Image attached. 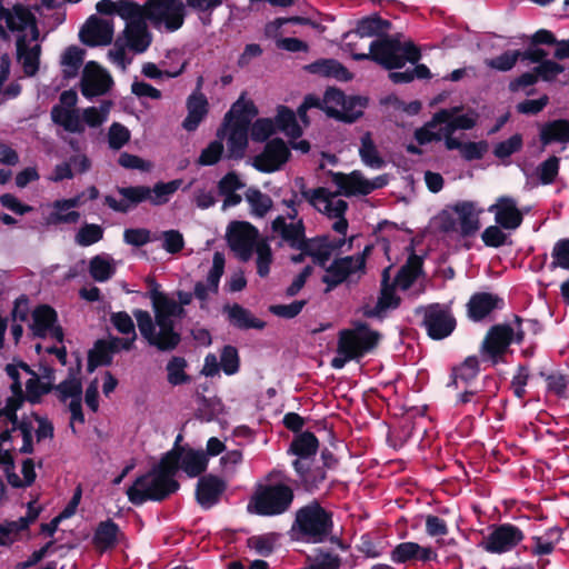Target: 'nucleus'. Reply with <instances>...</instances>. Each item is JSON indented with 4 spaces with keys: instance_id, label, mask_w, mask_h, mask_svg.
Here are the masks:
<instances>
[{
    "instance_id": "obj_1",
    "label": "nucleus",
    "mask_w": 569,
    "mask_h": 569,
    "mask_svg": "<svg viewBox=\"0 0 569 569\" xmlns=\"http://www.w3.org/2000/svg\"><path fill=\"white\" fill-rule=\"evenodd\" d=\"M258 113L254 102L242 93L224 114L217 131L218 138L228 142H248L250 137L254 142H264L277 131H282L290 139L301 137L302 127L288 107L279 106L274 119L258 118L252 122Z\"/></svg>"
},
{
    "instance_id": "obj_2",
    "label": "nucleus",
    "mask_w": 569,
    "mask_h": 569,
    "mask_svg": "<svg viewBox=\"0 0 569 569\" xmlns=\"http://www.w3.org/2000/svg\"><path fill=\"white\" fill-rule=\"evenodd\" d=\"M150 299L154 313V321L144 310H134L140 333L147 341L160 350H171L176 348L180 341L179 335L173 329V318L183 313V306L189 305L192 300L190 292H178V302L170 299L164 293L152 290Z\"/></svg>"
},
{
    "instance_id": "obj_3",
    "label": "nucleus",
    "mask_w": 569,
    "mask_h": 569,
    "mask_svg": "<svg viewBox=\"0 0 569 569\" xmlns=\"http://www.w3.org/2000/svg\"><path fill=\"white\" fill-rule=\"evenodd\" d=\"M177 470V453L169 451L161 458L158 465L146 475L139 477L128 488L127 496L129 501L134 505H141L148 500H163L179 488L178 482L173 478Z\"/></svg>"
},
{
    "instance_id": "obj_4",
    "label": "nucleus",
    "mask_w": 569,
    "mask_h": 569,
    "mask_svg": "<svg viewBox=\"0 0 569 569\" xmlns=\"http://www.w3.org/2000/svg\"><path fill=\"white\" fill-rule=\"evenodd\" d=\"M6 370L12 379L13 396L7 400L0 416L7 417L14 425L17 421L16 411L23 401L22 385L26 386V398L31 402H37L42 395L51 389L54 378L51 369L43 368L42 373L39 375L31 371L24 363L8 365Z\"/></svg>"
},
{
    "instance_id": "obj_5",
    "label": "nucleus",
    "mask_w": 569,
    "mask_h": 569,
    "mask_svg": "<svg viewBox=\"0 0 569 569\" xmlns=\"http://www.w3.org/2000/svg\"><path fill=\"white\" fill-rule=\"evenodd\" d=\"M420 57V49L413 42L388 36L373 41L368 52L353 53L355 60H372L388 70L402 68L407 61L416 63Z\"/></svg>"
},
{
    "instance_id": "obj_6",
    "label": "nucleus",
    "mask_w": 569,
    "mask_h": 569,
    "mask_svg": "<svg viewBox=\"0 0 569 569\" xmlns=\"http://www.w3.org/2000/svg\"><path fill=\"white\" fill-rule=\"evenodd\" d=\"M302 197L320 213L335 220L332 229L338 233L345 234L348 228V221L345 219V212L348 203L342 199L340 191H331L327 188L307 189L302 179H299Z\"/></svg>"
},
{
    "instance_id": "obj_7",
    "label": "nucleus",
    "mask_w": 569,
    "mask_h": 569,
    "mask_svg": "<svg viewBox=\"0 0 569 569\" xmlns=\"http://www.w3.org/2000/svg\"><path fill=\"white\" fill-rule=\"evenodd\" d=\"M379 338L380 335L377 331H372L363 325L341 332L338 355L332 359L331 366L336 369H341L347 361L358 358L375 348Z\"/></svg>"
},
{
    "instance_id": "obj_8",
    "label": "nucleus",
    "mask_w": 569,
    "mask_h": 569,
    "mask_svg": "<svg viewBox=\"0 0 569 569\" xmlns=\"http://www.w3.org/2000/svg\"><path fill=\"white\" fill-rule=\"evenodd\" d=\"M119 16L127 20V26L119 38L127 48L134 52H144L152 40L146 19H148L137 3H123L120 7Z\"/></svg>"
},
{
    "instance_id": "obj_9",
    "label": "nucleus",
    "mask_w": 569,
    "mask_h": 569,
    "mask_svg": "<svg viewBox=\"0 0 569 569\" xmlns=\"http://www.w3.org/2000/svg\"><path fill=\"white\" fill-rule=\"evenodd\" d=\"M292 499L291 488L283 483L259 486L248 505V510L261 516H276L284 512Z\"/></svg>"
},
{
    "instance_id": "obj_10",
    "label": "nucleus",
    "mask_w": 569,
    "mask_h": 569,
    "mask_svg": "<svg viewBox=\"0 0 569 569\" xmlns=\"http://www.w3.org/2000/svg\"><path fill=\"white\" fill-rule=\"evenodd\" d=\"M368 102L367 97H347L341 90L330 88L325 93L323 111L331 118L351 123L363 116Z\"/></svg>"
},
{
    "instance_id": "obj_11",
    "label": "nucleus",
    "mask_w": 569,
    "mask_h": 569,
    "mask_svg": "<svg viewBox=\"0 0 569 569\" xmlns=\"http://www.w3.org/2000/svg\"><path fill=\"white\" fill-rule=\"evenodd\" d=\"M297 526L308 541L320 542L331 535V515L319 503L312 502L298 511Z\"/></svg>"
},
{
    "instance_id": "obj_12",
    "label": "nucleus",
    "mask_w": 569,
    "mask_h": 569,
    "mask_svg": "<svg viewBox=\"0 0 569 569\" xmlns=\"http://www.w3.org/2000/svg\"><path fill=\"white\" fill-rule=\"evenodd\" d=\"M290 450L298 456L293 467L306 485L313 487L325 479L322 470L312 471L310 469L309 458L316 455L318 450V440L311 432L299 435L292 441Z\"/></svg>"
},
{
    "instance_id": "obj_13",
    "label": "nucleus",
    "mask_w": 569,
    "mask_h": 569,
    "mask_svg": "<svg viewBox=\"0 0 569 569\" xmlns=\"http://www.w3.org/2000/svg\"><path fill=\"white\" fill-rule=\"evenodd\" d=\"M140 9L153 24L163 23L170 31L179 29L184 21V4L181 0H148Z\"/></svg>"
},
{
    "instance_id": "obj_14",
    "label": "nucleus",
    "mask_w": 569,
    "mask_h": 569,
    "mask_svg": "<svg viewBox=\"0 0 569 569\" xmlns=\"http://www.w3.org/2000/svg\"><path fill=\"white\" fill-rule=\"evenodd\" d=\"M523 333L520 330L515 331L506 325L495 326L488 331L481 345V356L485 360L497 363L507 351L509 345L512 341H521Z\"/></svg>"
},
{
    "instance_id": "obj_15",
    "label": "nucleus",
    "mask_w": 569,
    "mask_h": 569,
    "mask_svg": "<svg viewBox=\"0 0 569 569\" xmlns=\"http://www.w3.org/2000/svg\"><path fill=\"white\" fill-rule=\"evenodd\" d=\"M182 181L180 179L169 182H159L153 188L146 186L122 187L118 188L120 196H127L134 203L149 201L153 206H162L167 203L171 196L180 188Z\"/></svg>"
},
{
    "instance_id": "obj_16",
    "label": "nucleus",
    "mask_w": 569,
    "mask_h": 569,
    "mask_svg": "<svg viewBox=\"0 0 569 569\" xmlns=\"http://www.w3.org/2000/svg\"><path fill=\"white\" fill-rule=\"evenodd\" d=\"M332 181L338 187L339 191L347 197L367 196L373 190L387 184V178L385 176L367 179L359 170H355L350 173H332Z\"/></svg>"
},
{
    "instance_id": "obj_17",
    "label": "nucleus",
    "mask_w": 569,
    "mask_h": 569,
    "mask_svg": "<svg viewBox=\"0 0 569 569\" xmlns=\"http://www.w3.org/2000/svg\"><path fill=\"white\" fill-rule=\"evenodd\" d=\"M369 251V247L365 252ZM365 272V254L355 257H346L336 260L327 270L322 278L323 282L328 284L329 289L343 282L353 281L361 277Z\"/></svg>"
},
{
    "instance_id": "obj_18",
    "label": "nucleus",
    "mask_w": 569,
    "mask_h": 569,
    "mask_svg": "<svg viewBox=\"0 0 569 569\" xmlns=\"http://www.w3.org/2000/svg\"><path fill=\"white\" fill-rule=\"evenodd\" d=\"M258 236V230L246 221H233L227 230L229 246L242 260L251 257L253 248L260 241Z\"/></svg>"
},
{
    "instance_id": "obj_19",
    "label": "nucleus",
    "mask_w": 569,
    "mask_h": 569,
    "mask_svg": "<svg viewBox=\"0 0 569 569\" xmlns=\"http://www.w3.org/2000/svg\"><path fill=\"white\" fill-rule=\"evenodd\" d=\"M58 399L68 406L71 412V425L74 422L83 423L84 417L81 409L82 385L77 375L70 376L56 387Z\"/></svg>"
},
{
    "instance_id": "obj_20",
    "label": "nucleus",
    "mask_w": 569,
    "mask_h": 569,
    "mask_svg": "<svg viewBox=\"0 0 569 569\" xmlns=\"http://www.w3.org/2000/svg\"><path fill=\"white\" fill-rule=\"evenodd\" d=\"M84 193H79L70 199H58L48 203L46 221L48 224H74L80 220V212L76 208L83 203Z\"/></svg>"
},
{
    "instance_id": "obj_21",
    "label": "nucleus",
    "mask_w": 569,
    "mask_h": 569,
    "mask_svg": "<svg viewBox=\"0 0 569 569\" xmlns=\"http://www.w3.org/2000/svg\"><path fill=\"white\" fill-rule=\"evenodd\" d=\"M113 84L111 76L98 63L88 62L82 71L81 92L86 97H98L107 93Z\"/></svg>"
},
{
    "instance_id": "obj_22",
    "label": "nucleus",
    "mask_w": 569,
    "mask_h": 569,
    "mask_svg": "<svg viewBox=\"0 0 569 569\" xmlns=\"http://www.w3.org/2000/svg\"><path fill=\"white\" fill-rule=\"evenodd\" d=\"M29 328L34 337L62 341V330L57 325V313L49 306H39L31 313Z\"/></svg>"
},
{
    "instance_id": "obj_23",
    "label": "nucleus",
    "mask_w": 569,
    "mask_h": 569,
    "mask_svg": "<svg viewBox=\"0 0 569 569\" xmlns=\"http://www.w3.org/2000/svg\"><path fill=\"white\" fill-rule=\"evenodd\" d=\"M523 539L522 532L510 525H502L490 532L481 542L485 550L502 553L511 550Z\"/></svg>"
},
{
    "instance_id": "obj_24",
    "label": "nucleus",
    "mask_w": 569,
    "mask_h": 569,
    "mask_svg": "<svg viewBox=\"0 0 569 569\" xmlns=\"http://www.w3.org/2000/svg\"><path fill=\"white\" fill-rule=\"evenodd\" d=\"M423 323L429 336L433 339H442L449 336L456 326V321L449 311L439 305L426 309Z\"/></svg>"
},
{
    "instance_id": "obj_25",
    "label": "nucleus",
    "mask_w": 569,
    "mask_h": 569,
    "mask_svg": "<svg viewBox=\"0 0 569 569\" xmlns=\"http://www.w3.org/2000/svg\"><path fill=\"white\" fill-rule=\"evenodd\" d=\"M390 27V23L386 20L380 19L377 16L365 18L359 21L358 27L353 31H349L345 34L349 51L358 53V42L363 38L379 37L382 38L385 31Z\"/></svg>"
},
{
    "instance_id": "obj_26",
    "label": "nucleus",
    "mask_w": 569,
    "mask_h": 569,
    "mask_svg": "<svg viewBox=\"0 0 569 569\" xmlns=\"http://www.w3.org/2000/svg\"><path fill=\"white\" fill-rule=\"evenodd\" d=\"M447 111L441 109L437 113H435L431 121H429L423 128L416 131V138L419 142H431V141H442L446 142H457L451 139L452 131L448 121Z\"/></svg>"
},
{
    "instance_id": "obj_27",
    "label": "nucleus",
    "mask_w": 569,
    "mask_h": 569,
    "mask_svg": "<svg viewBox=\"0 0 569 569\" xmlns=\"http://www.w3.org/2000/svg\"><path fill=\"white\" fill-rule=\"evenodd\" d=\"M113 37V26L109 20L91 17L80 31V38L88 46L109 44Z\"/></svg>"
},
{
    "instance_id": "obj_28",
    "label": "nucleus",
    "mask_w": 569,
    "mask_h": 569,
    "mask_svg": "<svg viewBox=\"0 0 569 569\" xmlns=\"http://www.w3.org/2000/svg\"><path fill=\"white\" fill-rule=\"evenodd\" d=\"M488 210L495 214L496 222L505 229H516L522 221V213L516 201L509 197H500Z\"/></svg>"
},
{
    "instance_id": "obj_29",
    "label": "nucleus",
    "mask_w": 569,
    "mask_h": 569,
    "mask_svg": "<svg viewBox=\"0 0 569 569\" xmlns=\"http://www.w3.org/2000/svg\"><path fill=\"white\" fill-rule=\"evenodd\" d=\"M345 240L331 241L328 238H315L310 240H302L301 246L297 249L302 250L313 262L323 264L326 263L335 250L341 248Z\"/></svg>"
},
{
    "instance_id": "obj_30",
    "label": "nucleus",
    "mask_w": 569,
    "mask_h": 569,
    "mask_svg": "<svg viewBox=\"0 0 569 569\" xmlns=\"http://www.w3.org/2000/svg\"><path fill=\"white\" fill-rule=\"evenodd\" d=\"M289 157L287 144H266L264 150L253 159V166L264 172L278 170Z\"/></svg>"
},
{
    "instance_id": "obj_31",
    "label": "nucleus",
    "mask_w": 569,
    "mask_h": 569,
    "mask_svg": "<svg viewBox=\"0 0 569 569\" xmlns=\"http://www.w3.org/2000/svg\"><path fill=\"white\" fill-rule=\"evenodd\" d=\"M224 488L226 485L221 479L214 476L202 477L197 485V501L203 508H210L218 501Z\"/></svg>"
},
{
    "instance_id": "obj_32",
    "label": "nucleus",
    "mask_w": 569,
    "mask_h": 569,
    "mask_svg": "<svg viewBox=\"0 0 569 569\" xmlns=\"http://www.w3.org/2000/svg\"><path fill=\"white\" fill-rule=\"evenodd\" d=\"M272 231L278 233L283 241L288 242L292 248L301 246L305 238V228L302 220L286 221L284 216H278L272 221Z\"/></svg>"
},
{
    "instance_id": "obj_33",
    "label": "nucleus",
    "mask_w": 569,
    "mask_h": 569,
    "mask_svg": "<svg viewBox=\"0 0 569 569\" xmlns=\"http://www.w3.org/2000/svg\"><path fill=\"white\" fill-rule=\"evenodd\" d=\"M187 109L188 116L182 122V127L188 131H193L202 121V119L208 114V100L202 93L194 92L188 98Z\"/></svg>"
},
{
    "instance_id": "obj_34",
    "label": "nucleus",
    "mask_w": 569,
    "mask_h": 569,
    "mask_svg": "<svg viewBox=\"0 0 569 569\" xmlns=\"http://www.w3.org/2000/svg\"><path fill=\"white\" fill-rule=\"evenodd\" d=\"M178 467L189 476L197 477L202 473L208 466V458L202 451L182 450L177 451Z\"/></svg>"
},
{
    "instance_id": "obj_35",
    "label": "nucleus",
    "mask_w": 569,
    "mask_h": 569,
    "mask_svg": "<svg viewBox=\"0 0 569 569\" xmlns=\"http://www.w3.org/2000/svg\"><path fill=\"white\" fill-rule=\"evenodd\" d=\"M39 515L38 508L29 503L28 513L26 517H20L18 520L8 521L0 526V543L7 545L12 542L18 533L26 530L30 522L34 521Z\"/></svg>"
},
{
    "instance_id": "obj_36",
    "label": "nucleus",
    "mask_w": 569,
    "mask_h": 569,
    "mask_svg": "<svg viewBox=\"0 0 569 569\" xmlns=\"http://www.w3.org/2000/svg\"><path fill=\"white\" fill-rule=\"evenodd\" d=\"M458 231L463 236L475 233L480 228L479 213L473 203L463 202L457 204Z\"/></svg>"
},
{
    "instance_id": "obj_37",
    "label": "nucleus",
    "mask_w": 569,
    "mask_h": 569,
    "mask_svg": "<svg viewBox=\"0 0 569 569\" xmlns=\"http://www.w3.org/2000/svg\"><path fill=\"white\" fill-rule=\"evenodd\" d=\"M224 312L229 322L239 329H262L264 322L253 317V315L239 305L224 307Z\"/></svg>"
},
{
    "instance_id": "obj_38",
    "label": "nucleus",
    "mask_w": 569,
    "mask_h": 569,
    "mask_svg": "<svg viewBox=\"0 0 569 569\" xmlns=\"http://www.w3.org/2000/svg\"><path fill=\"white\" fill-rule=\"evenodd\" d=\"M443 110L450 114L448 117V121L452 133L456 130H470L477 124L479 120V113L476 110L467 109L466 112H463L465 108L462 106H457Z\"/></svg>"
},
{
    "instance_id": "obj_39",
    "label": "nucleus",
    "mask_w": 569,
    "mask_h": 569,
    "mask_svg": "<svg viewBox=\"0 0 569 569\" xmlns=\"http://www.w3.org/2000/svg\"><path fill=\"white\" fill-rule=\"evenodd\" d=\"M499 299L490 293H477L468 302V315L472 320H481L497 306Z\"/></svg>"
},
{
    "instance_id": "obj_40",
    "label": "nucleus",
    "mask_w": 569,
    "mask_h": 569,
    "mask_svg": "<svg viewBox=\"0 0 569 569\" xmlns=\"http://www.w3.org/2000/svg\"><path fill=\"white\" fill-rule=\"evenodd\" d=\"M51 114L53 121L62 126L67 131L82 132L84 130L83 121L77 109L54 107Z\"/></svg>"
},
{
    "instance_id": "obj_41",
    "label": "nucleus",
    "mask_w": 569,
    "mask_h": 569,
    "mask_svg": "<svg viewBox=\"0 0 569 569\" xmlns=\"http://www.w3.org/2000/svg\"><path fill=\"white\" fill-rule=\"evenodd\" d=\"M119 538V528L112 521L101 522L94 533L93 543L97 549L104 551L112 548Z\"/></svg>"
},
{
    "instance_id": "obj_42",
    "label": "nucleus",
    "mask_w": 569,
    "mask_h": 569,
    "mask_svg": "<svg viewBox=\"0 0 569 569\" xmlns=\"http://www.w3.org/2000/svg\"><path fill=\"white\" fill-rule=\"evenodd\" d=\"M310 71L323 77H331L337 80L347 81L352 74L336 60H322L315 62L309 67Z\"/></svg>"
},
{
    "instance_id": "obj_43",
    "label": "nucleus",
    "mask_w": 569,
    "mask_h": 569,
    "mask_svg": "<svg viewBox=\"0 0 569 569\" xmlns=\"http://www.w3.org/2000/svg\"><path fill=\"white\" fill-rule=\"evenodd\" d=\"M34 19V16L27 7L22 4H14L12 9H9L7 27L11 31H22L29 27V24H33Z\"/></svg>"
},
{
    "instance_id": "obj_44",
    "label": "nucleus",
    "mask_w": 569,
    "mask_h": 569,
    "mask_svg": "<svg viewBox=\"0 0 569 569\" xmlns=\"http://www.w3.org/2000/svg\"><path fill=\"white\" fill-rule=\"evenodd\" d=\"M540 138L542 142L569 141V121L559 119L543 124L540 129Z\"/></svg>"
},
{
    "instance_id": "obj_45",
    "label": "nucleus",
    "mask_w": 569,
    "mask_h": 569,
    "mask_svg": "<svg viewBox=\"0 0 569 569\" xmlns=\"http://www.w3.org/2000/svg\"><path fill=\"white\" fill-rule=\"evenodd\" d=\"M116 270L114 261L106 256H96L90 260V276L99 282L107 281L112 277Z\"/></svg>"
},
{
    "instance_id": "obj_46",
    "label": "nucleus",
    "mask_w": 569,
    "mask_h": 569,
    "mask_svg": "<svg viewBox=\"0 0 569 569\" xmlns=\"http://www.w3.org/2000/svg\"><path fill=\"white\" fill-rule=\"evenodd\" d=\"M111 323L120 333L130 336L123 340V349H131L137 337L131 317L124 311H119L111 315Z\"/></svg>"
},
{
    "instance_id": "obj_47",
    "label": "nucleus",
    "mask_w": 569,
    "mask_h": 569,
    "mask_svg": "<svg viewBox=\"0 0 569 569\" xmlns=\"http://www.w3.org/2000/svg\"><path fill=\"white\" fill-rule=\"evenodd\" d=\"M421 269V261L418 257H410L408 262L399 270L395 284L401 290H407L416 280Z\"/></svg>"
},
{
    "instance_id": "obj_48",
    "label": "nucleus",
    "mask_w": 569,
    "mask_h": 569,
    "mask_svg": "<svg viewBox=\"0 0 569 569\" xmlns=\"http://www.w3.org/2000/svg\"><path fill=\"white\" fill-rule=\"evenodd\" d=\"M84 50L79 47H70L62 54L61 64L63 66V76L73 78L83 63Z\"/></svg>"
},
{
    "instance_id": "obj_49",
    "label": "nucleus",
    "mask_w": 569,
    "mask_h": 569,
    "mask_svg": "<svg viewBox=\"0 0 569 569\" xmlns=\"http://www.w3.org/2000/svg\"><path fill=\"white\" fill-rule=\"evenodd\" d=\"M560 530L557 527L548 529L542 535L535 536L533 553L539 556L549 555L553 550L556 543L560 540Z\"/></svg>"
},
{
    "instance_id": "obj_50",
    "label": "nucleus",
    "mask_w": 569,
    "mask_h": 569,
    "mask_svg": "<svg viewBox=\"0 0 569 569\" xmlns=\"http://www.w3.org/2000/svg\"><path fill=\"white\" fill-rule=\"evenodd\" d=\"M247 201L251 207L253 214L263 217L272 207V200L269 196L256 189H249L246 193Z\"/></svg>"
},
{
    "instance_id": "obj_51",
    "label": "nucleus",
    "mask_w": 569,
    "mask_h": 569,
    "mask_svg": "<svg viewBox=\"0 0 569 569\" xmlns=\"http://www.w3.org/2000/svg\"><path fill=\"white\" fill-rule=\"evenodd\" d=\"M399 303V299L393 295V289L388 286H383L381 296L379 297L377 305L372 309H368L366 315L370 317H379L388 309L396 308Z\"/></svg>"
},
{
    "instance_id": "obj_52",
    "label": "nucleus",
    "mask_w": 569,
    "mask_h": 569,
    "mask_svg": "<svg viewBox=\"0 0 569 569\" xmlns=\"http://www.w3.org/2000/svg\"><path fill=\"white\" fill-rule=\"evenodd\" d=\"M18 59L22 62L24 73L33 76L38 70L39 59L37 52L26 51V37L21 36L17 40Z\"/></svg>"
},
{
    "instance_id": "obj_53",
    "label": "nucleus",
    "mask_w": 569,
    "mask_h": 569,
    "mask_svg": "<svg viewBox=\"0 0 569 569\" xmlns=\"http://www.w3.org/2000/svg\"><path fill=\"white\" fill-rule=\"evenodd\" d=\"M458 217L457 206L442 210L432 219V226L443 232L458 231Z\"/></svg>"
},
{
    "instance_id": "obj_54",
    "label": "nucleus",
    "mask_w": 569,
    "mask_h": 569,
    "mask_svg": "<svg viewBox=\"0 0 569 569\" xmlns=\"http://www.w3.org/2000/svg\"><path fill=\"white\" fill-rule=\"evenodd\" d=\"M478 373V359L476 357H469L465 362L458 367L455 371L453 383L457 388L461 387L462 383L467 385Z\"/></svg>"
},
{
    "instance_id": "obj_55",
    "label": "nucleus",
    "mask_w": 569,
    "mask_h": 569,
    "mask_svg": "<svg viewBox=\"0 0 569 569\" xmlns=\"http://www.w3.org/2000/svg\"><path fill=\"white\" fill-rule=\"evenodd\" d=\"M520 56L521 52L518 50L506 51L496 58L486 60V64L492 70L506 72L516 66Z\"/></svg>"
},
{
    "instance_id": "obj_56",
    "label": "nucleus",
    "mask_w": 569,
    "mask_h": 569,
    "mask_svg": "<svg viewBox=\"0 0 569 569\" xmlns=\"http://www.w3.org/2000/svg\"><path fill=\"white\" fill-rule=\"evenodd\" d=\"M257 253V271L260 277L269 274L272 263V251L266 240H260L254 247Z\"/></svg>"
},
{
    "instance_id": "obj_57",
    "label": "nucleus",
    "mask_w": 569,
    "mask_h": 569,
    "mask_svg": "<svg viewBox=\"0 0 569 569\" xmlns=\"http://www.w3.org/2000/svg\"><path fill=\"white\" fill-rule=\"evenodd\" d=\"M102 236L103 229L100 226L87 223L78 230L76 234V242L79 246L88 247L101 240Z\"/></svg>"
},
{
    "instance_id": "obj_58",
    "label": "nucleus",
    "mask_w": 569,
    "mask_h": 569,
    "mask_svg": "<svg viewBox=\"0 0 569 569\" xmlns=\"http://www.w3.org/2000/svg\"><path fill=\"white\" fill-rule=\"evenodd\" d=\"M111 351L107 342H98L89 355L88 369L93 371L97 367L111 362Z\"/></svg>"
},
{
    "instance_id": "obj_59",
    "label": "nucleus",
    "mask_w": 569,
    "mask_h": 569,
    "mask_svg": "<svg viewBox=\"0 0 569 569\" xmlns=\"http://www.w3.org/2000/svg\"><path fill=\"white\" fill-rule=\"evenodd\" d=\"M535 71L541 80L552 82L565 71V67L553 60H545L535 68Z\"/></svg>"
},
{
    "instance_id": "obj_60",
    "label": "nucleus",
    "mask_w": 569,
    "mask_h": 569,
    "mask_svg": "<svg viewBox=\"0 0 569 569\" xmlns=\"http://www.w3.org/2000/svg\"><path fill=\"white\" fill-rule=\"evenodd\" d=\"M224 269V257L220 252L213 254L212 267L207 276V283L209 284V291H218L219 280Z\"/></svg>"
},
{
    "instance_id": "obj_61",
    "label": "nucleus",
    "mask_w": 569,
    "mask_h": 569,
    "mask_svg": "<svg viewBox=\"0 0 569 569\" xmlns=\"http://www.w3.org/2000/svg\"><path fill=\"white\" fill-rule=\"evenodd\" d=\"M359 156L362 162L370 168L380 169L385 164V160L379 154L375 144H361Z\"/></svg>"
},
{
    "instance_id": "obj_62",
    "label": "nucleus",
    "mask_w": 569,
    "mask_h": 569,
    "mask_svg": "<svg viewBox=\"0 0 569 569\" xmlns=\"http://www.w3.org/2000/svg\"><path fill=\"white\" fill-rule=\"evenodd\" d=\"M161 239L162 248L170 253L179 252L184 246L183 237L177 230L163 231L161 233Z\"/></svg>"
},
{
    "instance_id": "obj_63",
    "label": "nucleus",
    "mask_w": 569,
    "mask_h": 569,
    "mask_svg": "<svg viewBox=\"0 0 569 569\" xmlns=\"http://www.w3.org/2000/svg\"><path fill=\"white\" fill-rule=\"evenodd\" d=\"M184 367L186 362L183 359L180 358H174L168 363V380L171 385H180L187 380Z\"/></svg>"
},
{
    "instance_id": "obj_64",
    "label": "nucleus",
    "mask_w": 569,
    "mask_h": 569,
    "mask_svg": "<svg viewBox=\"0 0 569 569\" xmlns=\"http://www.w3.org/2000/svg\"><path fill=\"white\" fill-rule=\"evenodd\" d=\"M553 264L569 269V239L559 241L553 248Z\"/></svg>"
}]
</instances>
